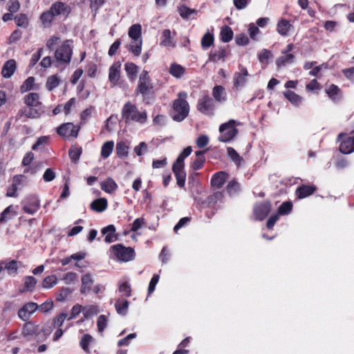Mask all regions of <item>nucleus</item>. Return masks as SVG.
Segmentation results:
<instances>
[{
  "label": "nucleus",
  "instance_id": "1",
  "mask_svg": "<svg viewBox=\"0 0 354 354\" xmlns=\"http://www.w3.org/2000/svg\"><path fill=\"white\" fill-rule=\"evenodd\" d=\"M24 102L26 106L20 110L19 115L28 118H38L41 112L42 102L40 100L39 94L37 93H29L24 97Z\"/></svg>",
  "mask_w": 354,
  "mask_h": 354
},
{
  "label": "nucleus",
  "instance_id": "58",
  "mask_svg": "<svg viewBox=\"0 0 354 354\" xmlns=\"http://www.w3.org/2000/svg\"><path fill=\"white\" fill-rule=\"evenodd\" d=\"M35 82V79L32 77L27 78L23 84L21 86L20 90L21 93H26L32 89Z\"/></svg>",
  "mask_w": 354,
  "mask_h": 354
},
{
  "label": "nucleus",
  "instance_id": "5",
  "mask_svg": "<svg viewBox=\"0 0 354 354\" xmlns=\"http://www.w3.org/2000/svg\"><path fill=\"white\" fill-rule=\"evenodd\" d=\"M73 54V41L66 40L55 52L56 61L61 64H67L71 62Z\"/></svg>",
  "mask_w": 354,
  "mask_h": 354
},
{
  "label": "nucleus",
  "instance_id": "10",
  "mask_svg": "<svg viewBox=\"0 0 354 354\" xmlns=\"http://www.w3.org/2000/svg\"><path fill=\"white\" fill-rule=\"evenodd\" d=\"M272 206L268 201L257 203L253 207V214L256 221H263L270 214Z\"/></svg>",
  "mask_w": 354,
  "mask_h": 354
},
{
  "label": "nucleus",
  "instance_id": "18",
  "mask_svg": "<svg viewBox=\"0 0 354 354\" xmlns=\"http://www.w3.org/2000/svg\"><path fill=\"white\" fill-rule=\"evenodd\" d=\"M39 326L34 322L26 321L22 328L21 334L24 337L37 335L39 332Z\"/></svg>",
  "mask_w": 354,
  "mask_h": 354
},
{
  "label": "nucleus",
  "instance_id": "31",
  "mask_svg": "<svg viewBox=\"0 0 354 354\" xmlns=\"http://www.w3.org/2000/svg\"><path fill=\"white\" fill-rule=\"evenodd\" d=\"M129 303L125 299H118L115 301V307L117 313L121 315H125L127 313Z\"/></svg>",
  "mask_w": 354,
  "mask_h": 354
},
{
  "label": "nucleus",
  "instance_id": "6",
  "mask_svg": "<svg viewBox=\"0 0 354 354\" xmlns=\"http://www.w3.org/2000/svg\"><path fill=\"white\" fill-rule=\"evenodd\" d=\"M111 253L120 261L128 262L135 258V251L131 247H125L118 243L110 248Z\"/></svg>",
  "mask_w": 354,
  "mask_h": 354
},
{
  "label": "nucleus",
  "instance_id": "44",
  "mask_svg": "<svg viewBox=\"0 0 354 354\" xmlns=\"http://www.w3.org/2000/svg\"><path fill=\"white\" fill-rule=\"evenodd\" d=\"M214 41V37L213 34L207 32H206L201 39V46L203 49H207L209 48L213 44Z\"/></svg>",
  "mask_w": 354,
  "mask_h": 354
},
{
  "label": "nucleus",
  "instance_id": "27",
  "mask_svg": "<svg viewBox=\"0 0 354 354\" xmlns=\"http://www.w3.org/2000/svg\"><path fill=\"white\" fill-rule=\"evenodd\" d=\"M3 264H4V270L7 271L9 275L15 276L17 274L19 264H21V262L17 261L15 260H12L7 263L1 262V266ZM2 270L3 267L1 266V270Z\"/></svg>",
  "mask_w": 354,
  "mask_h": 354
},
{
  "label": "nucleus",
  "instance_id": "47",
  "mask_svg": "<svg viewBox=\"0 0 354 354\" xmlns=\"http://www.w3.org/2000/svg\"><path fill=\"white\" fill-rule=\"evenodd\" d=\"M57 283V278L55 275H49L46 277L42 281V287L44 288H52Z\"/></svg>",
  "mask_w": 354,
  "mask_h": 354
},
{
  "label": "nucleus",
  "instance_id": "42",
  "mask_svg": "<svg viewBox=\"0 0 354 354\" xmlns=\"http://www.w3.org/2000/svg\"><path fill=\"white\" fill-rule=\"evenodd\" d=\"M216 201H197L195 205L199 210L214 208Z\"/></svg>",
  "mask_w": 354,
  "mask_h": 354
},
{
  "label": "nucleus",
  "instance_id": "57",
  "mask_svg": "<svg viewBox=\"0 0 354 354\" xmlns=\"http://www.w3.org/2000/svg\"><path fill=\"white\" fill-rule=\"evenodd\" d=\"M82 153L81 147H73L69 150V157L73 162H77Z\"/></svg>",
  "mask_w": 354,
  "mask_h": 354
},
{
  "label": "nucleus",
  "instance_id": "52",
  "mask_svg": "<svg viewBox=\"0 0 354 354\" xmlns=\"http://www.w3.org/2000/svg\"><path fill=\"white\" fill-rule=\"evenodd\" d=\"M15 21L19 27L27 28L28 26V19L25 14L20 13L15 16Z\"/></svg>",
  "mask_w": 354,
  "mask_h": 354
},
{
  "label": "nucleus",
  "instance_id": "50",
  "mask_svg": "<svg viewBox=\"0 0 354 354\" xmlns=\"http://www.w3.org/2000/svg\"><path fill=\"white\" fill-rule=\"evenodd\" d=\"M227 155L238 166L240 165L243 158L239 155L236 150L232 147L227 148Z\"/></svg>",
  "mask_w": 354,
  "mask_h": 354
},
{
  "label": "nucleus",
  "instance_id": "25",
  "mask_svg": "<svg viewBox=\"0 0 354 354\" xmlns=\"http://www.w3.org/2000/svg\"><path fill=\"white\" fill-rule=\"evenodd\" d=\"M115 227L113 225H109L108 226L103 227L102 230V233L105 236L104 241L106 243H112L117 239V237L115 234Z\"/></svg>",
  "mask_w": 354,
  "mask_h": 354
},
{
  "label": "nucleus",
  "instance_id": "12",
  "mask_svg": "<svg viewBox=\"0 0 354 354\" xmlns=\"http://www.w3.org/2000/svg\"><path fill=\"white\" fill-rule=\"evenodd\" d=\"M39 308L37 304L28 302L25 304L18 311L19 317L24 322L29 320L30 316Z\"/></svg>",
  "mask_w": 354,
  "mask_h": 354
},
{
  "label": "nucleus",
  "instance_id": "15",
  "mask_svg": "<svg viewBox=\"0 0 354 354\" xmlns=\"http://www.w3.org/2000/svg\"><path fill=\"white\" fill-rule=\"evenodd\" d=\"M57 133L63 137H77L78 129L73 123H66L57 128Z\"/></svg>",
  "mask_w": 354,
  "mask_h": 354
},
{
  "label": "nucleus",
  "instance_id": "53",
  "mask_svg": "<svg viewBox=\"0 0 354 354\" xmlns=\"http://www.w3.org/2000/svg\"><path fill=\"white\" fill-rule=\"evenodd\" d=\"M180 15L184 19H188L192 15L196 14L197 11L194 9H191L185 6H182L178 8Z\"/></svg>",
  "mask_w": 354,
  "mask_h": 354
},
{
  "label": "nucleus",
  "instance_id": "30",
  "mask_svg": "<svg viewBox=\"0 0 354 354\" xmlns=\"http://www.w3.org/2000/svg\"><path fill=\"white\" fill-rule=\"evenodd\" d=\"M212 95L218 102L221 103L226 100V92L222 86H215L212 90Z\"/></svg>",
  "mask_w": 354,
  "mask_h": 354
},
{
  "label": "nucleus",
  "instance_id": "49",
  "mask_svg": "<svg viewBox=\"0 0 354 354\" xmlns=\"http://www.w3.org/2000/svg\"><path fill=\"white\" fill-rule=\"evenodd\" d=\"M169 73L174 77L179 78L183 76L185 73V68L177 64H173L169 68Z\"/></svg>",
  "mask_w": 354,
  "mask_h": 354
},
{
  "label": "nucleus",
  "instance_id": "23",
  "mask_svg": "<svg viewBox=\"0 0 354 354\" xmlns=\"http://www.w3.org/2000/svg\"><path fill=\"white\" fill-rule=\"evenodd\" d=\"M227 178V174L224 171H218L214 174L211 180V184L216 188L221 187Z\"/></svg>",
  "mask_w": 354,
  "mask_h": 354
},
{
  "label": "nucleus",
  "instance_id": "28",
  "mask_svg": "<svg viewBox=\"0 0 354 354\" xmlns=\"http://www.w3.org/2000/svg\"><path fill=\"white\" fill-rule=\"evenodd\" d=\"M124 70L127 73L128 78L133 82L137 77L138 72V66L132 62H127L124 64Z\"/></svg>",
  "mask_w": 354,
  "mask_h": 354
},
{
  "label": "nucleus",
  "instance_id": "17",
  "mask_svg": "<svg viewBox=\"0 0 354 354\" xmlns=\"http://www.w3.org/2000/svg\"><path fill=\"white\" fill-rule=\"evenodd\" d=\"M51 12H53L54 15L56 16H64L66 17L71 12V8L66 3L60 1L54 3L50 8Z\"/></svg>",
  "mask_w": 354,
  "mask_h": 354
},
{
  "label": "nucleus",
  "instance_id": "43",
  "mask_svg": "<svg viewBox=\"0 0 354 354\" xmlns=\"http://www.w3.org/2000/svg\"><path fill=\"white\" fill-rule=\"evenodd\" d=\"M107 207V201H93L91 209L97 212H102Z\"/></svg>",
  "mask_w": 354,
  "mask_h": 354
},
{
  "label": "nucleus",
  "instance_id": "39",
  "mask_svg": "<svg viewBox=\"0 0 354 354\" xmlns=\"http://www.w3.org/2000/svg\"><path fill=\"white\" fill-rule=\"evenodd\" d=\"M141 26L138 24H133L129 30L128 35L131 39H141Z\"/></svg>",
  "mask_w": 354,
  "mask_h": 354
},
{
  "label": "nucleus",
  "instance_id": "46",
  "mask_svg": "<svg viewBox=\"0 0 354 354\" xmlns=\"http://www.w3.org/2000/svg\"><path fill=\"white\" fill-rule=\"evenodd\" d=\"M93 340V337L89 334H84L80 342V347L86 353L89 352V344Z\"/></svg>",
  "mask_w": 354,
  "mask_h": 354
},
{
  "label": "nucleus",
  "instance_id": "11",
  "mask_svg": "<svg viewBox=\"0 0 354 354\" xmlns=\"http://www.w3.org/2000/svg\"><path fill=\"white\" fill-rule=\"evenodd\" d=\"M345 136L342 133L338 136V141H341L339 151L343 153L349 154L354 151V136L343 138Z\"/></svg>",
  "mask_w": 354,
  "mask_h": 354
},
{
  "label": "nucleus",
  "instance_id": "64",
  "mask_svg": "<svg viewBox=\"0 0 354 354\" xmlns=\"http://www.w3.org/2000/svg\"><path fill=\"white\" fill-rule=\"evenodd\" d=\"M55 176L56 175L54 170L51 168H48L45 171L43 175V179L45 182H50L55 179Z\"/></svg>",
  "mask_w": 354,
  "mask_h": 354
},
{
  "label": "nucleus",
  "instance_id": "22",
  "mask_svg": "<svg viewBox=\"0 0 354 354\" xmlns=\"http://www.w3.org/2000/svg\"><path fill=\"white\" fill-rule=\"evenodd\" d=\"M16 68L17 64L15 60L10 59L4 64L1 68V75L6 78H9L15 73Z\"/></svg>",
  "mask_w": 354,
  "mask_h": 354
},
{
  "label": "nucleus",
  "instance_id": "51",
  "mask_svg": "<svg viewBox=\"0 0 354 354\" xmlns=\"http://www.w3.org/2000/svg\"><path fill=\"white\" fill-rule=\"evenodd\" d=\"M292 209V204L290 201H286L283 203L278 209L279 215H287L288 214Z\"/></svg>",
  "mask_w": 354,
  "mask_h": 354
},
{
  "label": "nucleus",
  "instance_id": "48",
  "mask_svg": "<svg viewBox=\"0 0 354 354\" xmlns=\"http://www.w3.org/2000/svg\"><path fill=\"white\" fill-rule=\"evenodd\" d=\"M60 82V79L57 75H51L47 79L46 88L48 91H52L59 85Z\"/></svg>",
  "mask_w": 354,
  "mask_h": 354
},
{
  "label": "nucleus",
  "instance_id": "40",
  "mask_svg": "<svg viewBox=\"0 0 354 354\" xmlns=\"http://www.w3.org/2000/svg\"><path fill=\"white\" fill-rule=\"evenodd\" d=\"M283 95L294 105L297 106L301 102L302 98L293 91H287L283 93Z\"/></svg>",
  "mask_w": 354,
  "mask_h": 354
},
{
  "label": "nucleus",
  "instance_id": "60",
  "mask_svg": "<svg viewBox=\"0 0 354 354\" xmlns=\"http://www.w3.org/2000/svg\"><path fill=\"white\" fill-rule=\"evenodd\" d=\"M16 215L15 212L12 206H9L4 209L3 212H1V222L6 221L7 219L10 218L11 217Z\"/></svg>",
  "mask_w": 354,
  "mask_h": 354
},
{
  "label": "nucleus",
  "instance_id": "41",
  "mask_svg": "<svg viewBox=\"0 0 354 354\" xmlns=\"http://www.w3.org/2000/svg\"><path fill=\"white\" fill-rule=\"evenodd\" d=\"M220 35L222 41L228 42L232 39L233 31L231 28L225 26L222 28Z\"/></svg>",
  "mask_w": 354,
  "mask_h": 354
},
{
  "label": "nucleus",
  "instance_id": "55",
  "mask_svg": "<svg viewBox=\"0 0 354 354\" xmlns=\"http://www.w3.org/2000/svg\"><path fill=\"white\" fill-rule=\"evenodd\" d=\"M37 283V279L32 276H27L24 278V288L27 291H31Z\"/></svg>",
  "mask_w": 354,
  "mask_h": 354
},
{
  "label": "nucleus",
  "instance_id": "32",
  "mask_svg": "<svg viewBox=\"0 0 354 354\" xmlns=\"http://www.w3.org/2000/svg\"><path fill=\"white\" fill-rule=\"evenodd\" d=\"M129 147L124 141H120L116 144V153L119 158H126L129 153Z\"/></svg>",
  "mask_w": 354,
  "mask_h": 354
},
{
  "label": "nucleus",
  "instance_id": "9",
  "mask_svg": "<svg viewBox=\"0 0 354 354\" xmlns=\"http://www.w3.org/2000/svg\"><path fill=\"white\" fill-rule=\"evenodd\" d=\"M294 48L295 46L293 44H289L287 45L286 49L281 51V55L276 59V64L278 67H283L288 64L294 63L295 56L292 53Z\"/></svg>",
  "mask_w": 354,
  "mask_h": 354
},
{
  "label": "nucleus",
  "instance_id": "20",
  "mask_svg": "<svg viewBox=\"0 0 354 354\" xmlns=\"http://www.w3.org/2000/svg\"><path fill=\"white\" fill-rule=\"evenodd\" d=\"M6 8L10 12L3 15L2 19L4 21H8L12 19L13 13L17 12L19 10L20 3L17 0H10L7 3Z\"/></svg>",
  "mask_w": 354,
  "mask_h": 354
},
{
  "label": "nucleus",
  "instance_id": "3",
  "mask_svg": "<svg viewBox=\"0 0 354 354\" xmlns=\"http://www.w3.org/2000/svg\"><path fill=\"white\" fill-rule=\"evenodd\" d=\"M122 117L126 122H136L144 124L147 119L146 111H140L136 105L127 102L122 109Z\"/></svg>",
  "mask_w": 354,
  "mask_h": 354
},
{
  "label": "nucleus",
  "instance_id": "16",
  "mask_svg": "<svg viewBox=\"0 0 354 354\" xmlns=\"http://www.w3.org/2000/svg\"><path fill=\"white\" fill-rule=\"evenodd\" d=\"M175 35L176 33L174 32L172 36L171 32L169 29L164 30L160 38V45L166 48H175L176 44L174 39Z\"/></svg>",
  "mask_w": 354,
  "mask_h": 354
},
{
  "label": "nucleus",
  "instance_id": "37",
  "mask_svg": "<svg viewBox=\"0 0 354 354\" xmlns=\"http://www.w3.org/2000/svg\"><path fill=\"white\" fill-rule=\"evenodd\" d=\"M326 92L330 99L333 101L338 100L340 98L341 91L337 86L331 84L326 89Z\"/></svg>",
  "mask_w": 354,
  "mask_h": 354
},
{
  "label": "nucleus",
  "instance_id": "59",
  "mask_svg": "<svg viewBox=\"0 0 354 354\" xmlns=\"http://www.w3.org/2000/svg\"><path fill=\"white\" fill-rule=\"evenodd\" d=\"M272 57V54L270 50L263 49L259 55V60L261 64H267L269 59Z\"/></svg>",
  "mask_w": 354,
  "mask_h": 354
},
{
  "label": "nucleus",
  "instance_id": "62",
  "mask_svg": "<svg viewBox=\"0 0 354 354\" xmlns=\"http://www.w3.org/2000/svg\"><path fill=\"white\" fill-rule=\"evenodd\" d=\"M158 281H159V275L154 274L152 277V278L151 279V281L149 284L148 295H150L155 290L156 284L158 283Z\"/></svg>",
  "mask_w": 354,
  "mask_h": 354
},
{
  "label": "nucleus",
  "instance_id": "8",
  "mask_svg": "<svg viewBox=\"0 0 354 354\" xmlns=\"http://www.w3.org/2000/svg\"><path fill=\"white\" fill-rule=\"evenodd\" d=\"M152 88L153 85L149 73L147 71L144 70L140 75L136 92L145 95L149 93Z\"/></svg>",
  "mask_w": 354,
  "mask_h": 354
},
{
  "label": "nucleus",
  "instance_id": "45",
  "mask_svg": "<svg viewBox=\"0 0 354 354\" xmlns=\"http://www.w3.org/2000/svg\"><path fill=\"white\" fill-rule=\"evenodd\" d=\"M227 56L226 50L223 48L219 49L209 55V60L213 62H217L219 60L224 59Z\"/></svg>",
  "mask_w": 354,
  "mask_h": 354
},
{
  "label": "nucleus",
  "instance_id": "61",
  "mask_svg": "<svg viewBox=\"0 0 354 354\" xmlns=\"http://www.w3.org/2000/svg\"><path fill=\"white\" fill-rule=\"evenodd\" d=\"M226 190L230 195H233L240 190L239 184L235 180H232L227 185Z\"/></svg>",
  "mask_w": 354,
  "mask_h": 354
},
{
  "label": "nucleus",
  "instance_id": "35",
  "mask_svg": "<svg viewBox=\"0 0 354 354\" xmlns=\"http://www.w3.org/2000/svg\"><path fill=\"white\" fill-rule=\"evenodd\" d=\"M117 184L111 178H108L101 183L102 189L109 194L113 192L117 189Z\"/></svg>",
  "mask_w": 354,
  "mask_h": 354
},
{
  "label": "nucleus",
  "instance_id": "63",
  "mask_svg": "<svg viewBox=\"0 0 354 354\" xmlns=\"http://www.w3.org/2000/svg\"><path fill=\"white\" fill-rule=\"evenodd\" d=\"M107 319L105 315H102L97 318V326L99 332L104 331L106 326Z\"/></svg>",
  "mask_w": 354,
  "mask_h": 354
},
{
  "label": "nucleus",
  "instance_id": "7",
  "mask_svg": "<svg viewBox=\"0 0 354 354\" xmlns=\"http://www.w3.org/2000/svg\"><path fill=\"white\" fill-rule=\"evenodd\" d=\"M215 107L214 100L208 95H203L198 101L197 109L206 115H213Z\"/></svg>",
  "mask_w": 354,
  "mask_h": 354
},
{
  "label": "nucleus",
  "instance_id": "54",
  "mask_svg": "<svg viewBox=\"0 0 354 354\" xmlns=\"http://www.w3.org/2000/svg\"><path fill=\"white\" fill-rule=\"evenodd\" d=\"M118 290L124 296L129 297L131 295V287L129 282L124 281L120 284Z\"/></svg>",
  "mask_w": 354,
  "mask_h": 354
},
{
  "label": "nucleus",
  "instance_id": "19",
  "mask_svg": "<svg viewBox=\"0 0 354 354\" xmlns=\"http://www.w3.org/2000/svg\"><path fill=\"white\" fill-rule=\"evenodd\" d=\"M26 180V178L22 175L15 176L13 178L12 183L11 186L8 188L7 192V196L8 197H15V193L19 186L22 185Z\"/></svg>",
  "mask_w": 354,
  "mask_h": 354
},
{
  "label": "nucleus",
  "instance_id": "2",
  "mask_svg": "<svg viewBox=\"0 0 354 354\" xmlns=\"http://www.w3.org/2000/svg\"><path fill=\"white\" fill-rule=\"evenodd\" d=\"M187 93L185 91L178 93V97L173 102L170 115L176 122L185 120L189 112V106L187 101Z\"/></svg>",
  "mask_w": 354,
  "mask_h": 354
},
{
  "label": "nucleus",
  "instance_id": "4",
  "mask_svg": "<svg viewBox=\"0 0 354 354\" xmlns=\"http://www.w3.org/2000/svg\"><path fill=\"white\" fill-rule=\"evenodd\" d=\"M241 125V123L234 120H230L227 122L223 123L219 127V131L221 133L218 137V140L223 142L231 141L239 133L236 128Z\"/></svg>",
  "mask_w": 354,
  "mask_h": 354
},
{
  "label": "nucleus",
  "instance_id": "34",
  "mask_svg": "<svg viewBox=\"0 0 354 354\" xmlns=\"http://www.w3.org/2000/svg\"><path fill=\"white\" fill-rule=\"evenodd\" d=\"M204 152V151H198L196 152V158L192 165L194 170H198L203 167L205 160V157L203 156Z\"/></svg>",
  "mask_w": 354,
  "mask_h": 354
},
{
  "label": "nucleus",
  "instance_id": "13",
  "mask_svg": "<svg viewBox=\"0 0 354 354\" xmlns=\"http://www.w3.org/2000/svg\"><path fill=\"white\" fill-rule=\"evenodd\" d=\"M121 66L120 62H114L109 70V80L112 86H115L118 84L121 76Z\"/></svg>",
  "mask_w": 354,
  "mask_h": 354
},
{
  "label": "nucleus",
  "instance_id": "24",
  "mask_svg": "<svg viewBox=\"0 0 354 354\" xmlns=\"http://www.w3.org/2000/svg\"><path fill=\"white\" fill-rule=\"evenodd\" d=\"M93 284V279L92 275L90 273H86L82 276V286L80 292L85 294L91 290V287Z\"/></svg>",
  "mask_w": 354,
  "mask_h": 354
},
{
  "label": "nucleus",
  "instance_id": "33",
  "mask_svg": "<svg viewBox=\"0 0 354 354\" xmlns=\"http://www.w3.org/2000/svg\"><path fill=\"white\" fill-rule=\"evenodd\" d=\"M142 39H132L131 43L129 44L128 49L135 56H139L142 50Z\"/></svg>",
  "mask_w": 354,
  "mask_h": 354
},
{
  "label": "nucleus",
  "instance_id": "29",
  "mask_svg": "<svg viewBox=\"0 0 354 354\" xmlns=\"http://www.w3.org/2000/svg\"><path fill=\"white\" fill-rule=\"evenodd\" d=\"M292 27L288 20L281 19L278 21L277 30L281 35L286 36Z\"/></svg>",
  "mask_w": 354,
  "mask_h": 354
},
{
  "label": "nucleus",
  "instance_id": "14",
  "mask_svg": "<svg viewBox=\"0 0 354 354\" xmlns=\"http://www.w3.org/2000/svg\"><path fill=\"white\" fill-rule=\"evenodd\" d=\"M248 75L247 68L240 65L239 71L236 72L233 77L234 86L237 89L243 86L247 82L246 77Z\"/></svg>",
  "mask_w": 354,
  "mask_h": 354
},
{
  "label": "nucleus",
  "instance_id": "26",
  "mask_svg": "<svg viewBox=\"0 0 354 354\" xmlns=\"http://www.w3.org/2000/svg\"><path fill=\"white\" fill-rule=\"evenodd\" d=\"M39 201H25L23 203L24 211L29 214H33L40 207Z\"/></svg>",
  "mask_w": 354,
  "mask_h": 354
},
{
  "label": "nucleus",
  "instance_id": "56",
  "mask_svg": "<svg viewBox=\"0 0 354 354\" xmlns=\"http://www.w3.org/2000/svg\"><path fill=\"white\" fill-rule=\"evenodd\" d=\"M67 317V314L64 313H60L59 315H57L56 317H55L51 322V324L53 326L54 328H59L61 327L64 320Z\"/></svg>",
  "mask_w": 354,
  "mask_h": 354
},
{
  "label": "nucleus",
  "instance_id": "21",
  "mask_svg": "<svg viewBox=\"0 0 354 354\" xmlns=\"http://www.w3.org/2000/svg\"><path fill=\"white\" fill-rule=\"evenodd\" d=\"M316 189L314 185H303L297 189L296 194L299 199H301L310 196Z\"/></svg>",
  "mask_w": 354,
  "mask_h": 354
},
{
  "label": "nucleus",
  "instance_id": "36",
  "mask_svg": "<svg viewBox=\"0 0 354 354\" xmlns=\"http://www.w3.org/2000/svg\"><path fill=\"white\" fill-rule=\"evenodd\" d=\"M55 17V16L54 15L53 12H51L50 9H49L41 15L40 20L45 27H48L54 20Z\"/></svg>",
  "mask_w": 354,
  "mask_h": 354
},
{
  "label": "nucleus",
  "instance_id": "38",
  "mask_svg": "<svg viewBox=\"0 0 354 354\" xmlns=\"http://www.w3.org/2000/svg\"><path fill=\"white\" fill-rule=\"evenodd\" d=\"M114 147L113 141H107L104 142L101 149V156L106 159L107 158L111 153H112Z\"/></svg>",
  "mask_w": 354,
  "mask_h": 354
}]
</instances>
